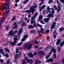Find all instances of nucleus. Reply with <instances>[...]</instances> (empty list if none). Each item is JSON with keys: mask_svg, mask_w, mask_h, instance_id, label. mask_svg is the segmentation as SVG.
<instances>
[{"mask_svg": "<svg viewBox=\"0 0 64 64\" xmlns=\"http://www.w3.org/2000/svg\"><path fill=\"white\" fill-rule=\"evenodd\" d=\"M33 45L32 44H30V45L29 46V44H24V49H28L29 50V49H30L32 48V46Z\"/></svg>", "mask_w": 64, "mask_h": 64, "instance_id": "1", "label": "nucleus"}, {"mask_svg": "<svg viewBox=\"0 0 64 64\" xmlns=\"http://www.w3.org/2000/svg\"><path fill=\"white\" fill-rule=\"evenodd\" d=\"M10 7V5L8 3H7L4 6H2V8H1V9L2 10H5V9H9Z\"/></svg>", "mask_w": 64, "mask_h": 64, "instance_id": "2", "label": "nucleus"}, {"mask_svg": "<svg viewBox=\"0 0 64 64\" xmlns=\"http://www.w3.org/2000/svg\"><path fill=\"white\" fill-rule=\"evenodd\" d=\"M56 2L58 4H59V5H58V9L57 10V12H59L60 11H61V8L60 7V5L61 4H60V3H59V2L58 0H57L56 1Z\"/></svg>", "mask_w": 64, "mask_h": 64, "instance_id": "3", "label": "nucleus"}, {"mask_svg": "<svg viewBox=\"0 0 64 64\" xmlns=\"http://www.w3.org/2000/svg\"><path fill=\"white\" fill-rule=\"evenodd\" d=\"M37 7V6H32L30 8V11L31 12H33L35 8H36Z\"/></svg>", "mask_w": 64, "mask_h": 64, "instance_id": "4", "label": "nucleus"}, {"mask_svg": "<svg viewBox=\"0 0 64 64\" xmlns=\"http://www.w3.org/2000/svg\"><path fill=\"white\" fill-rule=\"evenodd\" d=\"M52 51H53L54 53H55V52H56V50L55 49V48H52V49L50 50V52L49 54V56L51 55V54H52Z\"/></svg>", "mask_w": 64, "mask_h": 64, "instance_id": "5", "label": "nucleus"}, {"mask_svg": "<svg viewBox=\"0 0 64 64\" xmlns=\"http://www.w3.org/2000/svg\"><path fill=\"white\" fill-rule=\"evenodd\" d=\"M22 32L23 31H22V28L20 29L18 31V33L17 34L18 36H20L21 34V33H22Z\"/></svg>", "mask_w": 64, "mask_h": 64, "instance_id": "6", "label": "nucleus"}, {"mask_svg": "<svg viewBox=\"0 0 64 64\" xmlns=\"http://www.w3.org/2000/svg\"><path fill=\"white\" fill-rule=\"evenodd\" d=\"M56 22H54L52 25L51 27V30H52V29H53L54 28H55V25H56Z\"/></svg>", "mask_w": 64, "mask_h": 64, "instance_id": "7", "label": "nucleus"}, {"mask_svg": "<svg viewBox=\"0 0 64 64\" xmlns=\"http://www.w3.org/2000/svg\"><path fill=\"white\" fill-rule=\"evenodd\" d=\"M9 43H10V44H11L12 45L14 46L15 44H16V43H17V42L14 40V42H11L10 41L9 42Z\"/></svg>", "mask_w": 64, "mask_h": 64, "instance_id": "8", "label": "nucleus"}, {"mask_svg": "<svg viewBox=\"0 0 64 64\" xmlns=\"http://www.w3.org/2000/svg\"><path fill=\"white\" fill-rule=\"evenodd\" d=\"M46 61L47 62H54L53 59L52 58H50L46 60Z\"/></svg>", "mask_w": 64, "mask_h": 64, "instance_id": "9", "label": "nucleus"}, {"mask_svg": "<svg viewBox=\"0 0 64 64\" xmlns=\"http://www.w3.org/2000/svg\"><path fill=\"white\" fill-rule=\"evenodd\" d=\"M40 30L38 31V33H42V34H44V32H44V29L42 28H40Z\"/></svg>", "mask_w": 64, "mask_h": 64, "instance_id": "10", "label": "nucleus"}, {"mask_svg": "<svg viewBox=\"0 0 64 64\" xmlns=\"http://www.w3.org/2000/svg\"><path fill=\"white\" fill-rule=\"evenodd\" d=\"M19 54H16V56H15L14 57V58L16 59L17 57H20V55H21V53L20 52H19Z\"/></svg>", "mask_w": 64, "mask_h": 64, "instance_id": "11", "label": "nucleus"}, {"mask_svg": "<svg viewBox=\"0 0 64 64\" xmlns=\"http://www.w3.org/2000/svg\"><path fill=\"white\" fill-rule=\"evenodd\" d=\"M9 34L11 36H13V35H14V34L13 33V32L12 31H10Z\"/></svg>", "mask_w": 64, "mask_h": 64, "instance_id": "12", "label": "nucleus"}, {"mask_svg": "<svg viewBox=\"0 0 64 64\" xmlns=\"http://www.w3.org/2000/svg\"><path fill=\"white\" fill-rule=\"evenodd\" d=\"M28 55L29 56H30L31 58H33V54L31 52H29L28 54Z\"/></svg>", "mask_w": 64, "mask_h": 64, "instance_id": "13", "label": "nucleus"}, {"mask_svg": "<svg viewBox=\"0 0 64 64\" xmlns=\"http://www.w3.org/2000/svg\"><path fill=\"white\" fill-rule=\"evenodd\" d=\"M41 63V62L38 60H36V62H35V63L36 64H40Z\"/></svg>", "mask_w": 64, "mask_h": 64, "instance_id": "14", "label": "nucleus"}, {"mask_svg": "<svg viewBox=\"0 0 64 64\" xmlns=\"http://www.w3.org/2000/svg\"><path fill=\"white\" fill-rule=\"evenodd\" d=\"M47 17L48 18H49L50 17H53V14L50 13L48 15Z\"/></svg>", "mask_w": 64, "mask_h": 64, "instance_id": "15", "label": "nucleus"}, {"mask_svg": "<svg viewBox=\"0 0 64 64\" xmlns=\"http://www.w3.org/2000/svg\"><path fill=\"white\" fill-rule=\"evenodd\" d=\"M64 45V40L62 41L60 43V47H62Z\"/></svg>", "mask_w": 64, "mask_h": 64, "instance_id": "16", "label": "nucleus"}, {"mask_svg": "<svg viewBox=\"0 0 64 64\" xmlns=\"http://www.w3.org/2000/svg\"><path fill=\"white\" fill-rule=\"evenodd\" d=\"M14 41H16V40L17 41L18 40V39H17V36L15 35L14 36Z\"/></svg>", "mask_w": 64, "mask_h": 64, "instance_id": "17", "label": "nucleus"}, {"mask_svg": "<svg viewBox=\"0 0 64 64\" xmlns=\"http://www.w3.org/2000/svg\"><path fill=\"white\" fill-rule=\"evenodd\" d=\"M49 19L47 18H44V21L46 23L48 22V21H49Z\"/></svg>", "mask_w": 64, "mask_h": 64, "instance_id": "18", "label": "nucleus"}, {"mask_svg": "<svg viewBox=\"0 0 64 64\" xmlns=\"http://www.w3.org/2000/svg\"><path fill=\"white\" fill-rule=\"evenodd\" d=\"M5 20V18H4V17H3L2 18V19L1 20L0 22V23H2V22H3L4 21V20Z\"/></svg>", "mask_w": 64, "mask_h": 64, "instance_id": "19", "label": "nucleus"}, {"mask_svg": "<svg viewBox=\"0 0 64 64\" xmlns=\"http://www.w3.org/2000/svg\"><path fill=\"white\" fill-rule=\"evenodd\" d=\"M38 53L39 55H40V54H42L44 53V52L42 50L38 52Z\"/></svg>", "mask_w": 64, "mask_h": 64, "instance_id": "20", "label": "nucleus"}, {"mask_svg": "<svg viewBox=\"0 0 64 64\" xmlns=\"http://www.w3.org/2000/svg\"><path fill=\"white\" fill-rule=\"evenodd\" d=\"M28 63H29L30 64H32L33 63V62L32 60V59H30L28 60Z\"/></svg>", "mask_w": 64, "mask_h": 64, "instance_id": "21", "label": "nucleus"}, {"mask_svg": "<svg viewBox=\"0 0 64 64\" xmlns=\"http://www.w3.org/2000/svg\"><path fill=\"white\" fill-rule=\"evenodd\" d=\"M22 64H26V62L25 61V60H22Z\"/></svg>", "mask_w": 64, "mask_h": 64, "instance_id": "22", "label": "nucleus"}, {"mask_svg": "<svg viewBox=\"0 0 64 64\" xmlns=\"http://www.w3.org/2000/svg\"><path fill=\"white\" fill-rule=\"evenodd\" d=\"M56 52H55V53H54L53 56L54 58V59L56 58Z\"/></svg>", "mask_w": 64, "mask_h": 64, "instance_id": "23", "label": "nucleus"}, {"mask_svg": "<svg viewBox=\"0 0 64 64\" xmlns=\"http://www.w3.org/2000/svg\"><path fill=\"white\" fill-rule=\"evenodd\" d=\"M63 30H64V27H62L60 29L59 31V32H61V31H63Z\"/></svg>", "mask_w": 64, "mask_h": 64, "instance_id": "24", "label": "nucleus"}, {"mask_svg": "<svg viewBox=\"0 0 64 64\" xmlns=\"http://www.w3.org/2000/svg\"><path fill=\"white\" fill-rule=\"evenodd\" d=\"M28 1L29 0H26L24 1L23 2L24 4H26V3H27V2H28Z\"/></svg>", "mask_w": 64, "mask_h": 64, "instance_id": "25", "label": "nucleus"}, {"mask_svg": "<svg viewBox=\"0 0 64 64\" xmlns=\"http://www.w3.org/2000/svg\"><path fill=\"white\" fill-rule=\"evenodd\" d=\"M34 27H36V22L35 20L34 21Z\"/></svg>", "mask_w": 64, "mask_h": 64, "instance_id": "26", "label": "nucleus"}, {"mask_svg": "<svg viewBox=\"0 0 64 64\" xmlns=\"http://www.w3.org/2000/svg\"><path fill=\"white\" fill-rule=\"evenodd\" d=\"M42 19H43V16H42L40 15V16L38 18V19L39 20H42Z\"/></svg>", "mask_w": 64, "mask_h": 64, "instance_id": "27", "label": "nucleus"}, {"mask_svg": "<svg viewBox=\"0 0 64 64\" xmlns=\"http://www.w3.org/2000/svg\"><path fill=\"white\" fill-rule=\"evenodd\" d=\"M31 23H32V24H33V20H35V19L34 18H33V17H31Z\"/></svg>", "mask_w": 64, "mask_h": 64, "instance_id": "28", "label": "nucleus"}, {"mask_svg": "<svg viewBox=\"0 0 64 64\" xmlns=\"http://www.w3.org/2000/svg\"><path fill=\"white\" fill-rule=\"evenodd\" d=\"M53 0H49L48 4H51V3H53Z\"/></svg>", "mask_w": 64, "mask_h": 64, "instance_id": "29", "label": "nucleus"}, {"mask_svg": "<svg viewBox=\"0 0 64 64\" xmlns=\"http://www.w3.org/2000/svg\"><path fill=\"white\" fill-rule=\"evenodd\" d=\"M38 15V13L37 12H36L35 13L34 16L33 17L34 18H35L36 17H37V16Z\"/></svg>", "mask_w": 64, "mask_h": 64, "instance_id": "30", "label": "nucleus"}, {"mask_svg": "<svg viewBox=\"0 0 64 64\" xmlns=\"http://www.w3.org/2000/svg\"><path fill=\"white\" fill-rule=\"evenodd\" d=\"M28 35L27 34H25L24 35V37L25 39H27L28 38Z\"/></svg>", "mask_w": 64, "mask_h": 64, "instance_id": "31", "label": "nucleus"}, {"mask_svg": "<svg viewBox=\"0 0 64 64\" xmlns=\"http://www.w3.org/2000/svg\"><path fill=\"white\" fill-rule=\"evenodd\" d=\"M35 33V31L34 30H32L31 31V34H34Z\"/></svg>", "mask_w": 64, "mask_h": 64, "instance_id": "32", "label": "nucleus"}, {"mask_svg": "<svg viewBox=\"0 0 64 64\" xmlns=\"http://www.w3.org/2000/svg\"><path fill=\"white\" fill-rule=\"evenodd\" d=\"M29 29H31V28H33V26L32 25H28Z\"/></svg>", "mask_w": 64, "mask_h": 64, "instance_id": "33", "label": "nucleus"}, {"mask_svg": "<svg viewBox=\"0 0 64 64\" xmlns=\"http://www.w3.org/2000/svg\"><path fill=\"white\" fill-rule=\"evenodd\" d=\"M60 40H58L56 42V45H59V43H60Z\"/></svg>", "mask_w": 64, "mask_h": 64, "instance_id": "34", "label": "nucleus"}, {"mask_svg": "<svg viewBox=\"0 0 64 64\" xmlns=\"http://www.w3.org/2000/svg\"><path fill=\"white\" fill-rule=\"evenodd\" d=\"M22 26H25L26 25V24L25 22H23L22 24Z\"/></svg>", "mask_w": 64, "mask_h": 64, "instance_id": "35", "label": "nucleus"}, {"mask_svg": "<svg viewBox=\"0 0 64 64\" xmlns=\"http://www.w3.org/2000/svg\"><path fill=\"white\" fill-rule=\"evenodd\" d=\"M9 12V8L8 9H7L6 11V12L8 14Z\"/></svg>", "mask_w": 64, "mask_h": 64, "instance_id": "36", "label": "nucleus"}, {"mask_svg": "<svg viewBox=\"0 0 64 64\" xmlns=\"http://www.w3.org/2000/svg\"><path fill=\"white\" fill-rule=\"evenodd\" d=\"M26 12H27V13H31V10H27L25 11Z\"/></svg>", "mask_w": 64, "mask_h": 64, "instance_id": "37", "label": "nucleus"}, {"mask_svg": "<svg viewBox=\"0 0 64 64\" xmlns=\"http://www.w3.org/2000/svg\"><path fill=\"white\" fill-rule=\"evenodd\" d=\"M22 42H20L18 44H17V46H21V45H22Z\"/></svg>", "mask_w": 64, "mask_h": 64, "instance_id": "38", "label": "nucleus"}, {"mask_svg": "<svg viewBox=\"0 0 64 64\" xmlns=\"http://www.w3.org/2000/svg\"><path fill=\"white\" fill-rule=\"evenodd\" d=\"M5 49L6 51V52H7L8 53H9L10 52V50L8 49V48H5Z\"/></svg>", "mask_w": 64, "mask_h": 64, "instance_id": "39", "label": "nucleus"}, {"mask_svg": "<svg viewBox=\"0 0 64 64\" xmlns=\"http://www.w3.org/2000/svg\"><path fill=\"white\" fill-rule=\"evenodd\" d=\"M58 52H60V51H61V48H60L59 47V46H58Z\"/></svg>", "mask_w": 64, "mask_h": 64, "instance_id": "40", "label": "nucleus"}, {"mask_svg": "<svg viewBox=\"0 0 64 64\" xmlns=\"http://www.w3.org/2000/svg\"><path fill=\"white\" fill-rule=\"evenodd\" d=\"M39 21L40 23H41L42 24H45V23H44L43 21H42V20H39Z\"/></svg>", "mask_w": 64, "mask_h": 64, "instance_id": "41", "label": "nucleus"}, {"mask_svg": "<svg viewBox=\"0 0 64 64\" xmlns=\"http://www.w3.org/2000/svg\"><path fill=\"white\" fill-rule=\"evenodd\" d=\"M47 10H48V11H49V10H51V8H50L49 7V6H48L47 8H46Z\"/></svg>", "mask_w": 64, "mask_h": 64, "instance_id": "42", "label": "nucleus"}, {"mask_svg": "<svg viewBox=\"0 0 64 64\" xmlns=\"http://www.w3.org/2000/svg\"><path fill=\"white\" fill-rule=\"evenodd\" d=\"M19 51V49L18 48H17L16 50V53H18V52Z\"/></svg>", "mask_w": 64, "mask_h": 64, "instance_id": "43", "label": "nucleus"}, {"mask_svg": "<svg viewBox=\"0 0 64 64\" xmlns=\"http://www.w3.org/2000/svg\"><path fill=\"white\" fill-rule=\"evenodd\" d=\"M4 52L3 50L1 49L0 50V53H2Z\"/></svg>", "mask_w": 64, "mask_h": 64, "instance_id": "44", "label": "nucleus"}, {"mask_svg": "<svg viewBox=\"0 0 64 64\" xmlns=\"http://www.w3.org/2000/svg\"><path fill=\"white\" fill-rule=\"evenodd\" d=\"M45 7V6L44 5L42 6V9H44Z\"/></svg>", "mask_w": 64, "mask_h": 64, "instance_id": "45", "label": "nucleus"}, {"mask_svg": "<svg viewBox=\"0 0 64 64\" xmlns=\"http://www.w3.org/2000/svg\"><path fill=\"white\" fill-rule=\"evenodd\" d=\"M56 30L54 31V34H55V35H57V32H56Z\"/></svg>", "mask_w": 64, "mask_h": 64, "instance_id": "46", "label": "nucleus"}, {"mask_svg": "<svg viewBox=\"0 0 64 64\" xmlns=\"http://www.w3.org/2000/svg\"><path fill=\"white\" fill-rule=\"evenodd\" d=\"M62 62V64H64V58L62 59L61 60Z\"/></svg>", "mask_w": 64, "mask_h": 64, "instance_id": "47", "label": "nucleus"}, {"mask_svg": "<svg viewBox=\"0 0 64 64\" xmlns=\"http://www.w3.org/2000/svg\"><path fill=\"white\" fill-rule=\"evenodd\" d=\"M43 4H44V2H42L41 3H40V4H39V6H41V5H42Z\"/></svg>", "mask_w": 64, "mask_h": 64, "instance_id": "48", "label": "nucleus"}, {"mask_svg": "<svg viewBox=\"0 0 64 64\" xmlns=\"http://www.w3.org/2000/svg\"><path fill=\"white\" fill-rule=\"evenodd\" d=\"M37 25L38 27H42V26L39 24H38Z\"/></svg>", "mask_w": 64, "mask_h": 64, "instance_id": "49", "label": "nucleus"}, {"mask_svg": "<svg viewBox=\"0 0 64 64\" xmlns=\"http://www.w3.org/2000/svg\"><path fill=\"white\" fill-rule=\"evenodd\" d=\"M16 17V16H14L13 18L12 19V21H14V20H15V19L16 18H15Z\"/></svg>", "mask_w": 64, "mask_h": 64, "instance_id": "50", "label": "nucleus"}, {"mask_svg": "<svg viewBox=\"0 0 64 64\" xmlns=\"http://www.w3.org/2000/svg\"><path fill=\"white\" fill-rule=\"evenodd\" d=\"M54 8L56 10H57L58 9V8L56 6H54Z\"/></svg>", "mask_w": 64, "mask_h": 64, "instance_id": "51", "label": "nucleus"}, {"mask_svg": "<svg viewBox=\"0 0 64 64\" xmlns=\"http://www.w3.org/2000/svg\"><path fill=\"white\" fill-rule=\"evenodd\" d=\"M0 62H4V60L2 59H0Z\"/></svg>", "mask_w": 64, "mask_h": 64, "instance_id": "52", "label": "nucleus"}, {"mask_svg": "<svg viewBox=\"0 0 64 64\" xmlns=\"http://www.w3.org/2000/svg\"><path fill=\"white\" fill-rule=\"evenodd\" d=\"M47 48L48 50H49V49H50V48H51V46H47Z\"/></svg>", "mask_w": 64, "mask_h": 64, "instance_id": "53", "label": "nucleus"}, {"mask_svg": "<svg viewBox=\"0 0 64 64\" xmlns=\"http://www.w3.org/2000/svg\"><path fill=\"white\" fill-rule=\"evenodd\" d=\"M49 55H48L47 56H46V59H48V58L49 57Z\"/></svg>", "mask_w": 64, "mask_h": 64, "instance_id": "54", "label": "nucleus"}, {"mask_svg": "<svg viewBox=\"0 0 64 64\" xmlns=\"http://www.w3.org/2000/svg\"><path fill=\"white\" fill-rule=\"evenodd\" d=\"M20 0H15V2L16 3H18L19 1Z\"/></svg>", "mask_w": 64, "mask_h": 64, "instance_id": "55", "label": "nucleus"}, {"mask_svg": "<svg viewBox=\"0 0 64 64\" xmlns=\"http://www.w3.org/2000/svg\"><path fill=\"white\" fill-rule=\"evenodd\" d=\"M6 58H8V57H9V55L8 54H6Z\"/></svg>", "mask_w": 64, "mask_h": 64, "instance_id": "56", "label": "nucleus"}, {"mask_svg": "<svg viewBox=\"0 0 64 64\" xmlns=\"http://www.w3.org/2000/svg\"><path fill=\"white\" fill-rule=\"evenodd\" d=\"M14 33H16L18 32V30H15L14 31Z\"/></svg>", "mask_w": 64, "mask_h": 64, "instance_id": "57", "label": "nucleus"}, {"mask_svg": "<svg viewBox=\"0 0 64 64\" xmlns=\"http://www.w3.org/2000/svg\"><path fill=\"white\" fill-rule=\"evenodd\" d=\"M60 1L62 3H64V0H61Z\"/></svg>", "mask_w": 64, "mask_h": 64, "instance_id": "58", "label": "nucleus"}, {"mask_svg": "<svg viewBox=\"0 0 64 64\" xmlns=\"http://www.w3.org/2000/svg\"><path fill=\"white\" fill-rule=\"evenodd\" d=\"M24 41H25V39L24 38H22L21 40V41L22 42Z\"/></svg>", "mask_w": 64, "mask_h": 64, "instance_id": "59", "label": "nucleus"}, {"mask_svg": "<svg viewBox=\"0 0 64 64\" xmlns=\"http://www.w3.org/2000/svg\"><path fill=\"white\" fill-rule=\"evenodd\" d=\"M51 9H52V11H55V9H54V8H52Z\"/></svg>", "mask_w": 64, "mask_h": 64, "instance_id": "60", "label": "nucleus"}, {"mask_svg": "<svg viewBox=\"0 0 64 64\" xmlns=\"http://www.w3.org/2000/svg\"><path fill=\"white\" fill-rule=\"evenodd\" d=\"M17 25H16L14 26V29H16L17 28Z\"/></svg>", "mask_w": 64, "mask_h": 64, "instance_id": "61", "label": "nucleus"}, {"mask_svg": "<svg viewBox=\"0 0 64 64\" xmlns=\"http://www.w3.org/2000/svg\"><path fill=\"white\" fill-rule=\"evenodd\" d=\"M42 47H41L40 48H39L37 49L38 50H39L40 49H42Z\"/></svg>", "mask_w": 64, "mask_h": 64, "instance_id": "62", "label": "nucleus"}, {"mask_svg": "<svg viewBox=\"0 0 64 64\" xmlns=\"http://www.w3.org/2000/svg\"><path fill=\"white\" fill-rule=\"evenodd\" d=\"M54 11H52L51 12V13L52 14H54Z\"/></svg>", "mask_w": 64, "mask_h": 64, "instance_id": "63", "label": "nucleus"}, {"mask_svg": "<svg viewBox=\"0 0 64 64\" xmlns=\"http://www.w3.org/2000/svg\"><path fill=\"white\" fill-rule=\"evenodd\" d=\"M2 54L4 56H6V55H5V54H4V52L2 53Z\"/></svg>", "mask_w": 64, "mask_h": 64, "instance_id": "64", "label": "nucleus"}]
</instances>
